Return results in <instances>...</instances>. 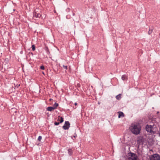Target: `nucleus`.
Here are the masks:
<instances>
[{
	"mask_svg": "<svg viewBox=\"0 0 160 160\" xmlns=\"http://www.w3.org/2000/svg\"><path fill=\"white\" fill-rule=\"evenodd\" d=\"M46 109L47 111H52L54 110L55 109L52 107H49L47 108Z\"/></svg>",
	"mask_w": 160,
	"mask_h": 160,
	"instance_id": "nucleus-8",
	"label": "nucleus"
},
{
	"mask_svg": "<svg viewBox=\"0 0 160 160\" xmlns=\"http://www.w3.org/2000/svg\"><path fill=\"white\" fill-rule=\"evenodd\" d=\"M129 160H139L137 155L132 152H129L128 154Z\"/></svg>",
	"mask_w": 160,
	"mask_h": 160,
	"instance_id": "nucleus-2",
	"label": "nucleus"
},
{
	"mask_svg": "<svg viewBox=\"0 0 160 160\" xmlns=\"http://www.w3.org/2000/svg\"><path fill=\"white\" fill-rule=\"evenodd\" d=\"M19 158L18 157H15V159L17 160V158Z\"/></svg>",
	"mask_w": 160,
	"mask_h": 160,
	"instance_id": "nucleus-23",
	"label": "nucleus"
},
{
	"mask_svg": "<svg viewBox=\"0 0 160 160\" xmlns=\"http://www.w3.org/2000/svg\"><path fill=\"white\" fill-rule=\"evenodd\" d=\"M40 68L42 70H44L45 68L43 65H42L40 67Z\"/></svg>",
	"mask_w": 160,
	"mask_h": 160,
	"instance_id": "nucleus-17",
	"label": "nucleus"
},
{
	"mask_svg": "<svg viewBox=\"0 0 160 160\" xmlns=\"http://www.w3.org/2000/svg\"><path fill=\"white\" fill-rule=\"evenodd\" d=\"M122 79L123 80H127L128 79V76L126 74H124L122 75L121 77Z\"/></svg>",
	"mask_w": 160,
	"mask_h": 160,
	"instance_id": "nucleus-7",
	"label": "nucleus"
},
{
	"mask_svg": "<svg viewBox=\"0 0 160 160\" xmlns=\"http://www.w3.org/2000/svg\"><path fill=\"white\" fill-rule=\"evenodd\" d=\"M64 121L63 118L61 116L60 117V123Z\"/></svg>",
	"mask_w": 160,
	"mask_h": 160,
	"instance_id": "nucleus-13",
	"label": "nucleus"
},
{
	"mask_svg": "<svg viewBox=\"0 0 160 160\" xmlns=\"http://www.w3.org/2000/svg\"><path fill=\"white\" fill-rule=\"evenodd\" d=\"M75 105H77V103H75L74 104Z\"/></svg>",
	"mask_w": 160,
	"mask_h": 160,
	"instance_id": "nucleus-24",
	"label": "nucleus"
},
{
	"mask_svg": "<svg viewBox=\"0 0 160 160\" xmlns=\"http://www.w3.org/2000/svg\"><path fill=\"white\" fill-rule=\"evenodd\" d=\"M146 130L148 132L151 133H154L153 126L151 125H147L145 127Z\"/></svg>",
	"mask_w": 160,
	"mask_h": 160,
	"instance_id": "nucleus-4",
	"label": "nucleus"
},
{
	"mask_svg": "<svg viewBox=\"0 0 160 160\" xmlns=\"http://www.w3.org/2000/svg\"><path fill=\"white\" fill-rule=\"evenodd\" d=\"M63 67L66 70H67L68 69V67L67 66L63 65Z\"/></svg>",
	"mask_w": 160,
	"mask_h": 160,
	"instance_id": "nucleus-19",
	"label": "nucleus"
},
{
	"mask_svg": "<svg viewBox=\"0 0 160 160\" xmlns=\"http://www.w3.org/2000/svg\"><path fill=\"white\" fill-rule=\"evenodd\" d=\"M70 123L68 121H65L64 125L62 126V128L64 130L68 129L70 127Z\"/></svg>",
	"mask_w": 160,
	"mask_h": 160,
	"instance_id": "nucleus-5",
	"label": "nucleus"
},
{
	"mask_svg": "<svg viewBox=\"0 0 160 160\" xmlns=\"http://www.w3.org/2000/svg\"><path fill=\"white\" fill-rule=\"evenodd\" d=\"M20 86V84H19V86Z\"/></svg>",
	"mask_w": 160,
	"mask_h": 160,
	"instance_id": "nucleus-26",
	"label": "nucleus"
},
{
	"mask_svg": "<svg viewBox=\"0 0 160 160\" xmlns=\"http://www.w3.org/2000/svg\"><path fill=\"white\" fill-rule=\"evenodd\" d=\"M46 51L47 52H49V50H48V48H46Z\"/></svg>",
	"mask_w": 160,
	"mask_h": 160,
	"instance_id": "nucleus-21",
	"label": "nucleus"
},
{
	"mask_svg": "<svg viewBox=\"0 0 160 160\" xmlns=\"http://www.w3.org/2000/svg\"><path fill=\"white\" fill-rule=\"evenodd\" d=\"M42 139V137L41 136H40L38 137V140L39 141H41V140Z\"/></svg>",
	"mask_w": 160,
	"mask_h": 160,
	"instance_id": "nucleus-16",
	"label": "nucleus"
},
{
	"mask_svg": "<svg viewBox=\"0 0 160 160\" xmlns=\"http://www.w3.org/2000/svg\"><path fill=\"white\" fill-rule=\"evenodd\" d=\"M32 50L33 51L35 50V46L34 45H32Z\"/></svg>",
	"mask_w": 160,
	"mask_h": 160,
	"instance_id": "nucleus-14",
	"label": "nucleus"
},
{
	"mask_svg": "<svg viewBox=\"0 0 160 160\" xmlns=\"http://www.w3.org/2000/svg\"><path fill=\"white\" fill-rule=\"evenodd\" d=\"M75 15V13H73V16H74Z\"/></svg>",
	"mask_w": 160,
	"mask_h": 160,
	"instance_id": "nucleus-25",
	"label": "nucleus"
},
{
	"mask_svg": "<svg viewBox=\"0 0 160 160\" xmlns=\"http://www.w3.org/2000/svg\"><path fill=\"white\" fill-rule=\"evenodd\" d=\"M58 106V103H57V102H55L54 104H53V108H54V109H55L57 108Z\"/></svg>",
	"mask_w": 160,
	"mask_h": 160,
	"instance_id": "nucleus-11",
	"label": "nucleus"
},
{
	"mask_svg": "<svg viewBox=\"0 0 160 160\" xmlns=\"http://www.w3.org/2000/svg\"><path fill=\"white\" fill-rule=\"evenodd\" d=\"M152 29H150L148 32V34H151L152 33Z\"/></svg>",
	"mask_w": 160,
	"mask_h": 160,
	"instance_id": "nucleus-15",
	"label": "nucleus"
},
{
	"mask_svg": "<svg viewBox=\"0 0 160 160\" xmlns=\"http://www.w3.org/2000/svg\"><path fill=\"white\" fill-rule=\"evenodd\" d=\"M33 17L37 18H40L41 16V14L39 13H37L36 12H33Z\"/></svg>",
	"mask_w": 160,
	"mask_h": 160,
	"instance_id": "nucleus-6",
	"label": "nucleus"
},
{
	"mask_svg": "<svg viewBox=\"0 0 160 160\" xmlns=\"http://www.w3.org/2000/svg\"><path fill=\"white\" fill-rule=\"evenodd\" d=\"M68 152L69 155L70 156H71L73 153V152L72 149L71 148H69L68 150Z\"/></svg>",
	"mask_w": 160,
	"mask_h": 160,
	"instance_id": "nucleus-10",
	"label": "nucleus"
},
{
	"mask_svg": "<svg viewBox=\"0 0 160 160\" xmlns=\"http://www.w3.org/2000/svg\"><path fill=\"white\" fill-rule=\"evenodd\" d=\"M119 113L118 117V118H120L121 117H124V114L122 112H118Z\"/></svg>",
	"mask_w": 160,
	"mask_h": 160,
	"instance_id": "nucleus-9",
	"label": "nucleus"
},
{
	"mask_svg": "<svg viewBox=\"0 0 160 160\" xmlns=\"http://www.w3.org/2000/svg\"><path fill=\"white\" fill-rule=\"evenodd\" d=\"M59 123H60L59 122H55L54 123V124L55 125L57 126V125H58L59 124Z\"/></svg>",
	"mask_w": 160,
	"mask_h": 160,
	"instance_id": "nucleus-18",
	"label": "nucleus"
},
{
	"mask_svg": "<svg viewBox=\"0 0 160 160\" xmlns=\"http://www.w3.org/2000/svg\"><path fill=\"white\" fill-rule=\"evenodd\" d=\"M121 94H119L118 95L116 96V98L117 99L119 100L121 98Z\"/></svg>",
	"mask_w": 160,
	"mask_h": 160,
	"instance_id": "nucleus-12",
	"label": "nucleus"
},
{
	"mask_svg": "<svg viewBox=\"0 0 160 160\" xmlns=\"http://www.w3.org/2000/svg\"><path fill=\"white\" fill-rule=\"evenodd\" d=\"M60 117H61V116H58V119L57 120L58 121H59L60 122Z\"/></svg>",
	"mask_w": 160,
	"mask_h": 160,
	"instance_id": "nucleus-20",
	"label": "nucleus"
},
{
	"mask_svg": "<svg viewBox=\"0 0 160 160\" xmlns=\"http://www.w3.org/2000/svg\"><path fill=\"white\" fill-rule=\"evenodd\" d=\"M160 156L157 153L153 154L149 157V160H160Z\"/></svg>",
	"mask_w": 160,
	"mask_h": 160,
	"instance_id": "nucleus-3",
	"label": "nucleus"
},
{
	"mask_svg": "<svg viewBox=\"0 0 160 160\" xmlns=\"http://www.w3.org/2000/svg\"><path fill=\"white\" fill-rule=\"evenodd\" d=\"M77 137V135L76 134H75L74 135V136H73V137L74 138H76V137Z\"/></svg>",
	"mask_w": 160,
	"mask_h": 160,
	"instance_id": "nucleus-22",
	"label": "nucleus"
},
{
	"mask_svg": "<svg viewBox=\"0 0 160 160\" xmlns=\"http://www.w3.org/2000/svg\"><path fill=\"white\" fill-rule=\"evenodd\" d=\"M141 129V127L139 124H133L130 127V129L131 132L135 135H138L140 132Z\"/></svg>",
	"mask_w": 160,
	"mask_h": 160,
	"instance_id": "nucleus-1",
	"label": "nucleus"
}]
</instances>
